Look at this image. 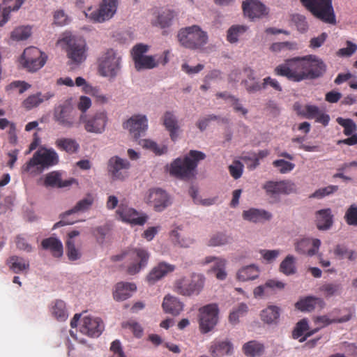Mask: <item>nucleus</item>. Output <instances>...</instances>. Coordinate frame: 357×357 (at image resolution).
<instances>
[{
	"instance_id": "nucleus-39",
	"label": "nucleus",
	"mask_w": 357,
	"mask_h": 357,
	"mask_svg": "<svg viewBox=\"0 0 357 357\" xmlns=\"http://www.w3.org/2000/svg\"><path fill=\"white\" fill-rule=\"evenodd\" d=\"M259 268L255 264L244 266L238 270L236 278L240 281L252 280L258 278Z\"/></svg>"
},
{
	"instance_id": "nucleus-37",
	"label": "nucleus",
	"mask_w": 357,
	"mask_h": 357,
	"mask_svg": "<svg viewBox=\"0 0 357 357\" xmlns=\"http://www.w3.org/2000/svg\"><path fill=\"white\" fill-rule=\"evenodd\" d=\"M244 354L248 357H257L264 353V345L256 340H251L243 345L242 347Z\"/></svg>"
},
{
	"instance_id": "nucleus-30",
	"label": "nucleus",
	"mask_w": 357,
	"mask_h": 357,
	"mask_svg": "<svg viewBox=\"0 0 357 357\" xmlns=\"http://www.w3.org/2000/svg\"><path fill=\"white\" fill-rule=\"evenodd\" d=\"M162 120L164 126L169 132L171 139L175 141L178 137V131L179 130V126L176 116L173 112L167 111L165 112Z\"/></svg>"
},
{
	"instance_id": "nucleus-52",
	"label": "nucleus",
	"mask_w": 357,
	"mask_h": 357,
	"mask_svg": "<svg viewBox=\"0 0 357 357\" xmlns=\"http://www.w3.org/2000/svg\"><path fill=\"white\" fill-rule=\"evenodd\" d=\"M336 121L339 125L344 128L343 133L345 135L350 136L352 134L356 133L357 126L352 119L338 117L337 118Z\"/></svg>"
},
{
	"instance_id": "nucleus-48",
	"label": "nucleus",
	"mask_w": 357,
	"mask_h": 357,
	"mask_svg": "<svg viewBox=\"0 0 357 357\" xmlns=\"http://www.w3.org/2000/svg\"><path fill=\"white\" fill-rule=\"evenodd\" d=\"M225 266L226 260L223 258L218 257L211 267V271L215 273L217 279L223 280L227 277Z\"/></svg>"
},
{
	"instance_id": "nucleus-24",
	"label": "nucleus",
	"mask_w": 357,
	"mask_h": 357,
	"mask_svg": "<svg viewBox=\"0 0 357 357\" xmlns=\"http://www.w3.org/2000/svg\"><path fill=\"white\" fill-rule=\"evenodd\" d=\"M147 202L156 211H163L169 204L167 193L160 188L150 190Z\"/></svg>"
},
{
	"instance_id": "nucleus-43",
	"label": "nucleus",
	"mask_w": 357,
	"mask_h": 357,
	"mask_svg": "<svg viewBox=\"0 0 357 357\" xmlns=\"http://www.w3.org/2000/svg\"><path fill=\"white\" fill-rule=\"evenodd\" d=\"M280 316V309L275 305H270L261 312V320L267 324L276 323Z\"/></svg>"
},
{
	"instance_id": "nucleus-45",
	"label": "nucleus",
	"mask_w": 357,
	"mask_h": 357,
	"mask_svg": "<svg viewBox=\"0 0 357 357\" xmlns=\"http://www.w3.org/2000/svg\"><path fill=\"white\" fill-rule=\"evenodd\" d=\"M245 72L247 73V76L251 82L245 80L244 84L245 89L248 93H255L263 89V83L260 84L258 82L255 81L254 71L250 68H245Z\"/></svg>"
},
{
	"instance_id": "nucleus-58",
	"label": "nucleus",
	"mask_w": 357,
	"mask_h": 357,
	"mask_svg": "<svg viewBox=\"0 0 357 357\" xmlns=\"http://www.w3.org/2000/svg\"><path fill=\"white\" fill-rule=\"evenodd\" d=\"M298 49L297 43L295 42H279L273 43L271 50L273 52H280L284 50H295Z\"/></svg>"
},
{
	"instance_id": "nucleus-61",
	"label": "nucleus",
	"mask_w": 357,
	"mask_h": 357,
	"mask_svg": "<svg viewBox=\"0 0 357 357\" xmlns=\"http://www.w3.org/2000/svg\"><path fill=\"white\" fill-rule=\"evenodd\" d=\"M170 236L174 243L178 244L181 247L188 248L193 243V240L191 238H181V235L177 229L172 231Z\"/></svg>"
},
{
	"instance_id": "nucleus-51",
	"label": "nucleus",
	"mask_w": 357,
	"mask_h": 357,
	"mask_svg": "<svg viewBox=\"0 0 357 357\" xmlns=\"http://www.w3.org/2000/svg\"><path fill=\"white\" fill-rule=\"evenodd\" d=\"M248 27L243 25H233L227 31V39L231 43H236L238 36L247 31Z\"/></svg>"
},
{
	"instance_id": "nucleus-35",
	"label": "nucleus",
	"mask_w": 357,
	"mask_h": 357,
	"mask_svg": "<svg viewBox=\"0 0 357 357\" xmlns=\"http://www.w3.org/2000/svg\"><path fill=\"white\" fill-rule=\"evenodd\" d=\"M41 246L44 250H50L54 257H60L63 255V244L56 238L49 237L43 239Z\"/></svg>"
},
{
	"instance_id": "nucleus-32",
	"label": "nucleus",
	"mask_w": 357,
	"mask_h": 357,
	"mask_svg": "<svg viewBox=\"0 0 357 357\" xmlns=\"http://www.w3.org/2000/svg\"><path fill=\"white\" fill-rule=\"evenodd\" d=\"M162 308L165 312L176 316L183 310V304L178 298L168 295L164 298Z\"/></svg>"
},
{
	"instance_id": "nucleus-25",
	"label": "nucleus",
	"mask_w": 357,
	"mask_h": 357,
	"mask_svg": "<svg viewBox=\"0 0 357 357\" xmlns=\"http://www.w3.org/2000/svg\"><path fill=\"white\" fill-rule=\"evenodd\" d=\"M174 270V265L166 262H160L151 270L146 280L149 284H153Z\"/></svg>"
},
{
	"instance_id": "nucleus-36",
	"label": "nucleus",
	"mask_w": 357,
	"mask_h": 357,
	"mask_svg": "<svg viewBox=\"0 0 357 357\" xmlns=\"http://www.w3.org/2000/svg\"><path fill=\"white\" fill-rule=\"evenodd\" d=\"M10 269L15 273L27 271L29 269V261L19 256H11L7 260Z\"/></svg>"
},
{
	"instance_id": "nucleus-34",
	"label": "nucleus",
	"mask_w": 357,
	"mask_h": 357,
	"mask_svg": "<svg viewBox=\"0 0 357 357\" xmlns=\"http://www.w3.org/2000/svg\"><path fill=\"white\" fill-rule=\"evenodd\" d=\"M54 94L52 92H47L45 94H42L38 92L36 94H33L27 97L23 102L22 106L27 110H30L36 107H38L45 100H48L51 98L54 97Z\"/></svg>"
},
{
	"instance_id": "nucleus-18",
	"label": "nucleus",
	"mask_w": 357,
	"mask_h": 357,
	"mask_svg": "<svg viewBox=\"0 0 357 357\" xmlns=\"http://www.w3.org/2000/svg\"><path fill=\"white\" fill-rule=\"evenodd\" d=\"M321 244V241L318 238H303L297 240L294 246L298 254L312 257L318 253Z\"/></svg>"
},
{
	"instance_id": "nucleus-5",
	"label": "nucleus",
	"mask_w": 357,
	"mask_h": 357,
	"mask_svg": "<svg viewBox=\"0 0 357 357\" xmlns=\"http://www.w3.org/2000/svg\"><path fill=\"white\" fill-rule=\"evenodd\" d=\"M205 283V278L202 274L192 273L189 276H183L175 280L174 291L184 296L199 295L202 291Z\"/></svg>"
},
{
	"instance_id": "nucleus-12",
	"label": "nucleus",
	"mask_w": 357,
	"mask_h": 357,
	"mask_svg": "<svg viewBox=\"0 0 357 357\" xmlns=\"http://www.w3.org/2000/svg\"><path fill=\"white\" fill-rule=\"evenodd\" d=\"M118 6V0H102L96 10L89 8L85 15L94 22H102L108 20L115 14Z\"/></svg>"
},
{
	"instance_id": "nucleus-46",
	"label": "nucleus",
	"mask_w": 357,
	"mask_h": 357,
	"mask_svg": "<svg viewBox=\"0 0 357 357\" xmlns=\"http://www.w3.org/2000/svg\"><path fill=\"white\" fill-rule=\"evenodd\" d=\"M248 312V306L244 303H239L233 310L230 312L229 320L232 324L238 323L240 317L245 316Z\"/></svg>"
},
{
	"instance_id": "nucleus-14",
	"label": "nucleus",
	"mask_w": 357,
	"mask_h": 357,
	"mask_svg": "<svg viewBox=\"0 0 357 357\" xmlns=\"http://www.w3.org/2000/svg\"><path fill=\"white\" fill-rule=\"evenodd\" d=\"M53 118L59 125L70 128L75 125V112L70 103L65 102L55 107Z\"/></svg>"
},
{
	"instance_id": "nucleus-17",
	"label": "nucleus",
	"mask_w": 357,
	"mask_h": 357,
	"mask_svg": "<svg viewBox=\"0 0 357 357\" xmlns=\"http://www.w3.org/2000/svg\"><path fill=\"white\" fill-rule=\"evenodd\" d=\"M116 213L119 220L132 225H143L147 220L146 215L139 216L135 209L122 203L118 206Z\"/></svg>"
},
{
	"instance_id": "nucleus-8",
	"label": "nucleus",
	"mask_w": 357,
	"mask_h": 357,
	"mask_svg": "<svg viewBox=\"0 0 357 357\" xmlns=\"http://www.w3.org/2000/svg\"><path fill=\"white\" fill-rule=\"evenodd\" d=\"M121 56L114 49H108L98 59V71L103 77H115L121 70Z\"/></svg>"
},
{
	"instance_id": "nucleus-49",
	"label": "nucleus",
	"mask_w": 357,
	"mask_h": 357,
	"mask_svg": "<svg viewBox=\"0 0 357 357\" xmlns=\"http://www.w3.org/2000/svg\"><path fill=\"white\" fill-rule=\"evenodd\" d=\"M158 62L155 61L152 56H144L139 58L138 60L135 62V68L137 70L142 69H152L156 67Z\"/></svg>"
},
{
	"instance_id": "nucleus-44",
	"label": "nucleus",
	"mask_w": 357,
	"mask_h": 357,
	"mask_svg": "<svg viewBox=\"0 0 357 357\" xmlns=\"http://www.w3.org/2000/svg\"><path fill=\"white\" fill-rule=\"evenodd\" d=\"M294 109L296 110L298 114L307 119H313L319 114L320 109L316 105H306L303 108L300 105H294Z\"/></svg>"
},
{
	"instance_id": "nucleus-54",
	"label": "nucleus",
	"mask_w": 357,
	"mask_h": 357,
	"mask_svg": "<svg viewBox=\"0 0 357 357\" xmlns=\"http://www.w3.org/2000/svg\"><path fill=\"white\" fill-rule=\"evenodd\" d=\"M291 20L300 33H305L308 30V23L304 15L298 13L293 14L291 17Z\"/></svg>"
},
{
	"instance_id": "nucleus-41",
	"label": "nucleus",
	"mask_w": 357,
	"mask_h": 357,
	"mask_svg": "<svg viewBox=\"0 0 357 357\" xmlns=\"http://www.w3.org/2000/svg\"><path fill=\"white\" fill-rule=\"evenodd\" d=\"M346 313L340 318L330 319L326 315L319 316L316 318V322L321 323L324 326H328L333 323H344L349 321L354 317V312L350 309H345Z\"/></svg>"
},
{
	"instance_id": "nucleus-10",
	"label": "nucleus",
	"mask_w": 357,
	"mask_h": 357,
	"mask_svg": "<svg viewBox=\"0 0 357 357\" xmlns=\"http://www.w3.org/2000/svg\"><path fill=\"white\" fill-rule=\"evenodd\" d=\"M107 121V114L105 111L96 112L89 116L82 114L79 116V122L84 124L85 130L90 133L102 134L105 130Z\"/></svg>"
},
{
	"instance_id": "nucleus-63",
	"label": "nucleus",
	"mask_w": 357,
	"mask_h": 357,
	"mask_svg": "<svg viewBox=\"0 0 357 357\" xmlns=\"http://www.w3.org/2000/svg\"><path fill=\"white\" fill-rule=\"evenodd\" d=\"M308 330V323L305 319H301L296 324V326L293 331L292 336L294 339L301 337L305 332Z\"/></svg>"
},
{
	"instance_id": "nucleus-13",
	"label": "nucleus",
	"mask_w": 357,
	"mask_h": 357,
	"mask_svg": "<svg viewBox=\"0 0 357 357\" xmlns=\"http://www.w3.org/2000/svg\"><path fill=\"white\" fill-rule=\"evenodd\" d=\"M86 43L82 40L70 38L67 42L66 52L70 64L79 65L86 58Z\"/></svg>"
},
{
	"instance_id": "nucleus-19",
	"label": "nucleus",
	"mask_w": 357,
	"mask_h": 357,
	"mask_svg": "<svg viewBox=\"0 0 357 357\" xmlns=\"http://www.w3.org/2000/svg\"><path fill=\"white\" fill-rule=\"evenodd\" d=\"M104 329V324L100 318L86 316L82 319L80 327L82 333L91 337L100 335Z\"/></svg>"
},
{
	"instance_id": "nucleus-59",
	"label": "nucleus",
	"mask_w": 357,
	"mask_h": 357,
	"mask_svg": "<svg viewBox=\"0 0 357 357\" xmlns=\"http://www.w3.org/2000/svg\"><path fill=\"white\" fill-rule=\"evenodd\" d=\"M66 248H67V255L70 260L75 261V260H77L80 258L81 253L79 252V251L77 249H76L74 241H71L70 239H67Z\"/></svg>"
},
{
	"instance_id": "nucleus-42",
	"label": "nucleus",
	"mask_w": 357,
	"mask_h": 357,
	"mask_svg": "<svg viewBox=\"0 0 357 357\" xmlns=\"http://www.w3.org/2000/svg\"><path fill=\"white\" fill-rule=\"evenodd\" d=\"M51 313L59 321H64L68 317L66 303L62 300H56L52 303Z\"/></svg>"
},
{
	"instance_id": "nucleus-64",
	"label": "nucleus",
	"mask_w": 357,
	"mask_h": 357,
	"mask_svg": "<svg viewBox=\"0 0 357 357\" xmlns=\"http://www.w3.org/2000/svg\"><path fill=\"white\" fill-rule=\"evenodd\" d=\"M243 171V165L238 160L234 161L233 164L229 166V172L234 179L241 177Z\"/></svg>"
},
{
	"instance_id": "nucleus-31",
	"label": "nucleus",
	"mask_w": 357,
	"mask_h": 357,
	"mask_svg": "<svg viewBox=\"0 0 357 357\" xmlns=\"http://www.w3.org/2000/svg\"><path fill=\"white\" fill-rule=\"evenodd\" d=\"M74 182H75V180L73 178L62 181L60 173L52 172L45 176L44 185L52 188H64L70 186Z\"/></svg>"
},
{
	"instance_id": "nucleus-29",
	"label": "nucleus",
	"mask_w": 357,
	"mask_h": 357,
	"mask_svg": "<svg viewBox=\"0 0 357 357\" xmlns=\"http://www.w3.org/2000/svg\"><path fill=\"white\" fill-rule=\"evenodd\" d=\"M242 215L244 220L255 223L269 220L272 218L271 213L264 209H257L253 208L247 211H243Z\"/></svg>"
},
{
	"instance_id": "nucleus-55",
	"label": "nucleus",
	"mask_w": 357,
	"mask_h": 357,
	"mask_svg": "<svg viewBox=\"0 0 357 357\" xmlns=\"http://www.w3.org/2000/svg\"><path fill=\"white\" fill-rule=\"evenodd\" d=\"M24 2V0H15L13 6H9L3 8L1 15L2 19L0 20V26H3L8 22L10 12L18 10Z\"/></svg>"
},
{
	"instance_id": "nucleus-4",
	"label": "nucleus",
	"mask_w": 357,
	"mask_h": 357,
	"mask_svg": "<svg viewBox=\"0 0 357 357\" xmlns=\"http://www.w3.org/2000/svg\"><path fill=\"white\" fill-rule=\"evenodd\" d=\"M177 38L183 47L193 50L203 49L208 40L207 33L198 25L181 29Z\"/></svg>"
},
{
	"instance_id": "nucleus-9",
	"label": "nucleus",
	"mask_w": 357,
	"mask_h": 357,
	"mask_svg": "<svg viewBox=\"0 0 357 357\" xmlns=\"http://www.w3.org/2000/svg\"><path fill=\"white\" fill-rule=\"evenodd\" d=\"M47 59L45 53L37 47H29L24 50L20 61L27 71L35 73L44 66Z\"/></svg>"
},
{
	"instance_id": "nucleus-56",
	"label": "nucleus",
	"mask_w": 357,
	"mask_h": 357,
	"mask_svg": "<svg viewBox=\"0 0 357 357\" xmlns=\"http://www.w3.org/2000/svg\"><path fill=\"white\" fill-rule=\"evenodd\" d=\"M122 327L130 330L136 337H141L143 335V328L141 325L134 320H129L122 323Z\"/></svg>"
},
{
	"instance_id": "nucleus-47",
	"label": "nucleus",
	"mask_w": 357,
	"mask_h": 357,
	"mask_svg": "<svg viewBox=\"0 0 357 357\" xmlns=\"http://www.w3.org/2000/svg\"><path fill=\"white\" fill-rule=\"evenodd\" d=\"M280 271L286 275H293L296 271L295 258L292 255H287L280 265Z\"/></svg>"
},
{
	"instance_id": "nucleus-23",
	"label": "nucleus",
	"mask_w": 357,
	"mask_h": 357,
	"mask_svg": "<svg viewBox=\"0 0 357 357\" xmlns=\"http://www.w3.org/2000/svg\"><path fill=\"white\" fill-rule=\"evenodd\" d=\"M245 15L254 20L260 18L268 14V9L262 3L258 0H246L242 5Z\"/></svg>"
},
{
	"instance_id": "nucleus-6",
	"label": "nucleus",
	"mask_w": 357,
	"mask_h": 357,
	"mask_svg": "<svg viewBox=\"0 0 357 357\" xmlns=\"http://www.w3.org/2000/svg\"><path fill=\"white\" fill-rule=\"evenodd\" d=\"M275 73L294 82L306 79L305 56L287 59L275 68Z\"/></svg>"
},
{
	"instance_id": "nucleus-16",
	"label": "nucleus",
	"mask_w": 357,
	"mask_h": 357,
	"mask_svg": "<svg viewBox=\"0 0 357 357\" xmlns=\"http://www.w3.org/2000/svg\"><path fill=\"white\" fill-rule=\"evenodd\" d=\"M130 164L126 159L113 156L108 161V172L114 180L123 181L128 176Z\"/></svg>"
},
{
	"instance_id": "nucleus-40",
	"label": "nucleus",
	"mask_w": 357,
	"mask_h": 357,
	"mask_svg": "<svg viewBox=\"0 0 357 357\" xmlns=\"http://www.w3.org/2000/svg\"><path fill=\"white\" fill-rule=\"evenodd\" d=\"M321 303H323V301L319 298L314 296H307L296 302L295 307L302 312H310L315 308L317 304Z\"/></svg>"
},
{
	"instance_id": "nucleus-28",
	"label": "nucleus",
	"mask_w": 357,
	"mask_h": 357,
	"mask_svg": "<svg viewBox=\"0 0 357 357\" xmlns=\"http://www.w3.org/2000/svg\"><path fill=\"white\" fill-rule=\"evenodd\" d=\"M137 287L132 282H118L113 291L114 299L116 301H122L128 299L135 291Z\"/></svg>"
},
{
	"instance_id": "nucleus-20",
	"label": "nucleus",
	"mask_w": 357,
	"mask_h": 357,
	"mask_svg": "<svg viewBox=\"0 0 357 357\" xmlns=\"http://www.w3.org/2000/svg\"><path fill=\"white\" fill-rule=\"evenodd\" d=\"M263 188L266 194L271 197L281 194H290L296 190L295 184L289 181H267Z\"/></svg>"
},
{
	"instance_id": "nucleus-7",
	"label": "nucleus",
	"mask_w": 357,
	"mask_h": 357,
	"mask_svg": "<svg viewBox=\"0 0 357 357\" xmlns=\"http://www.w3.org/2000/svg\"><path fill=\"white\" fill-rule=\"evenodd\" d=\"M301 1L317 19L327 24H336L332 0H301Z\"/></svg>"
},
{
	"instance_id": "nucleus-53",
	"label": "nucleus",
	"mask_w": 357,
	"mask_h": 357,
	"mask_svg": "<svg viewBox=\"0 0 357 357\" xmlns=\"http://www.w3.org/2000/svg\"><path fill=\"white\" fill-rule=\"evenodd\" d=\"M230 242V238L224 233L218 232L213 234L208 242V246H221L228 244Z\"/></svg>"
},
{
	"instance_id": "nucleus-21",
	"label": "nucleus",
	"mask_w": 357,
	"mask_h": 357,
	"mask_svg": "<svg viewBox=\"0 0 357 357\" xmlns=\"http://www.w3.org/2000/svg\"><path fill=\"white\" fill-rule=\"evenodd\" d=\"M307 79H314L321 76L326 71L324 63L314 55L305 56Z\"/></svg>"
},
{
	"instance_id": "nucleus-11",
	"label": "nucleus",
	"mask_w": 357,
	"mask_h": 357,
	"mask_svg": "<svg viewBox=\"0 0 357 357\" xmlns=\"http://www.w3.org/2000/svg\"><path fill=\"white\" fill-rule=\"evenodd\" d=\"M199 329L202 333L211 331L218 323V307L215 304L206 305L199 310Z\"/></svg>"
},
{
	"instance_id": "nucleus-62",
	"label": "nucleus",
	"mask_w": 357,
	"mask_h": 357,
	"mask_svg": "<svg viewBox=\"0 0 357 357\" xmlns=\"http://www.w3.org/2000/svg\"><path fill=\"white\" fill-rule=\"evenodd\" d=\"M344 218L348 225L357 226V205L350 206L346 211Z\"/></svg>"
},
{
	"instance_id": "nucleus-1",
	"label": "nucleus",
	"mask_w": 357,
	"mask_h": 357,
	"mask_svg": "<svg viewBox=\"0 0 357 357\" xmlns=\"http://www.w3.org/2000/svg\"><path fill=\"white\" fill-rule=\"evenodd\" d=\"M59 162V155L53 149L40 148L33 157L22 167V173L36 176L45 169L56 165Z\"/></svg>"
},
{
	"instance_id": "nucleus-22",
	"label": "nucleus",
	"mask_w": 357,
	"mask_h": 357,
	"mask_svg": "<svg viewBox=\"0 0 357 357\" xmlns=\"http://www.w3.org/2000/svg\"><path fill=\"white\" fill-rule=\"evenodd\" d=\"M148 121L146 116L135 115L123 124V127L129 130L132 137L137 139L144 134L148 127Z\"/></svg>"
},
{
	"instance_id": "nucleus-2",
	"label": "nucleus",
	"mask_w": 357,
	"mask_h": 357,
	"mask_svg": "<svg viewBox=\"0 0 357 357\" xmlns=\"http://www.w3.org/2000/svg\"><path fill=\"white\" fill-rule=\"evenodd\" d=\"M204 153L191 150L183 158H178L170 165L169 171L171 175L179 178H189L198 165V162L204 160Z\"/></svg>"
},
{
	"instance_id": "nucleus-15",
	"label": "nucleus",
	"mask_w": 357,
	"mask_h": 357,
	"mask_svg": "<svg viewBox=\"0 0 357 357\" xmlns=\"http://www.w3.org/2000/svg\"><path fill=\"white\" fill-rule=\"evenodd\" d=\"M93 201V196L90 194L87 195L86 197L79 200L73 208L63 213L61 215V220L54 225L53 229L75 223L76 221L68 219V216L73 213L84 212L89 210L92 206Z\"/></svg>"
},
{
	"instance_id": "nucleus-3",
	"label": "nucleus",
	"mask_w": 357,
	"mask_h": 357,
	"mask_svg": "<svg viewBox=\"0 0 357 357\" xmlns=\"http://www.w3.org/2000/svg\"><path fill=\"white\" fill-rule=\"evenodd\" d=\"M149 254L143 248H132L122 252L120 255L111 257L112 261H124V266L128 274L133 275L138 273L146 266Z\"/></svg>"
},
{
	"instance_id": "nucleus-33",
	"label": "nucleus",
	"mask_w": 357,
	"mask_h": 357,
	"mask_svg": "<svg viewBox=\"0 0 357 357\" xmlns=\"http://www.w3.org/2000/svg\"><path fill=\"white\" fill-rule=\"evenodd\" d=\"M333 225V215L330 208L321 209L316 213V225L319 230H328Z\"/></svg>"
},
{
	"instance_id": "nucleus-60",
	"label": "nucleus",
	"mask_w": 357,
	"mask_h": 357,
	"mask_svg": "<svg viewBox=\"0 0 357 357\" xmlns=\"http://www.w3.org/2000/svg\"><path fill=\"white\" fill-rule=\"evenodd\" d=\"M273 165L275 167L278 168L280 172L282 174L288 173L295 167V165L294 163L282 159L273 161Z\"/></svg>"
},
{
	"instance_id": "nucleus-27",
	"label": "nucleus",
	"mask_w": 357,
	"mask_h": 357,
	"mask_svg": "<svg viewBox=\"0 0 357 357\" xmlns=\"http://www.w3.org/2000/svg\"><path fill=\"white\" fill-rule=\"evenodd\" d=\"M233 350V344L228 339H216L211 342L209 347V352L212 357H222L226 355H231Z\"/></svg>"
},
{
	"instance_id": "nucleus-57",
	"label": "nucleus",
	"mask_w": 357,
	"mask_h": 357,
	"mask_svg": "<svg viewBox=\"0 0 357 357\" xmlns=\"http://www.w3.org/2000/svg\"><path fill=\"white\" fill-rule=\"evenodd\" d=\"M334 254L341 259L347 258L351 261L355 259L354 252L352 250H348L344 245H336L334 249Z\"/></svg>"
},
{
	"instance_id": "nucleus-50",
	"label": "nucleus",
	"mask_w": 357,
	"mask_h": 357,
	"mask_svg": "<svg viewBox=\"0 0 357 357\" xmlns=\"http://www.w3.org/2000/svg\"><path fill=\"white\" fill-rule=\"evenodd\" d=\"M31 34V28L29 26L16 27L10 33V38L15 41L26 40Z\"/></svg>"
},
{
	"instance_id": "nucleus-26",
	"label": "nucleus",
	"mask_w": 357,
	"mask_h": 357,
	"mask_svg": "<svg viewBox=\"0 0 357 357\" xmlns=\"http://www.w3.org/2000/svg\"><path fill=\"white\" fill-rule=\"evenodd\" d=\"M154 15L155 19L152 20L151 24L153 26L160 29H165L172 26L173 20L177 16V13L169 8H162L157 13H154Z\"/></svg>"
},
{
	"instance_id": "nucleus-38",
	"label": "nucleus",
	"mask_w": 357,
	"mask_h": 357,
	"mask_svg": "<svg viewBox=\"0 0 357 357\" xmlns=\"http://www.w3.org/2000/svg\"><path fill=\"white\" fill-rule=\"evenodd\" d=\"M55 146L59 150L70 154L77 152L79 149V145L75 139L66 137L57 139L55 141Z\"/></svg>"
}]
</instances>
